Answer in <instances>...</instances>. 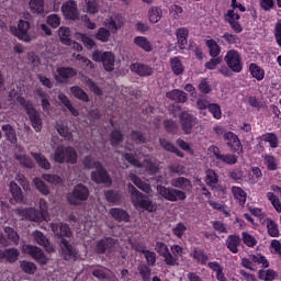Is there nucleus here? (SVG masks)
Returning <instances> with one entry per match:
<instances>
[{"label":"nucleus","instance_id":"4c0bfd02","mask_svg":"<svg viewBox=\"0 0 281 281\" xmlns=\"http://www.w3.org/2000/svg\"><path fill=\"white\" fill-rule=\"evenodd\" d=\"M58 36H59L60 43H63L64 45L71 44V30H69V27L61 26L58 30Z\"/></svg>","mask_w":281,"mask_h":281},{"label":"nucleus","instance_id":"a18cd8bd","mask_svg":"<svg viewBox=\"0 0 281 281\" xmlns=\"http://www.w3.org/2000/svg\"><path fill=\"white\" fill-rule=\"evenodd\" d=\"M75 37L77 41H81L88 49H91L92 47H95V41L91 38V36L83 34V33H76Z\"/></svg>","mask_w":281,"mask_h":281},{"label":"nucleus","instance_id":"7ed1b4c3","mask_svg":"<svg viewBox=\"0 0 281 281\" xmlns=\"http://www.w3.org/2000/svg\"><path fill=\"white\" fill-rule=\"evenodd\" d=\"M83 166L88 170H93L91 173V179L94 181V183H108L111 184V177H109V173H106V170H104V167H102V164L100 161L95 160V158L91 156H87L83 160Z\"/></svg>","mask_w":281,"mask_h":281},{"label":"nucleus","instance_id":"338daca9","mask_svg":"<svg viewBox=\"0 0 281 281\" xmlns=\"http://www.w3.org/2000/svg\"><path fill=\"white\" fill-rule=\"evenodd\" d=\"M20 267L22 271H24V273H27L29 276L36 273V266L33 262L22 261L20 263Z\"/></svg>","mask_w":281,"mask_h":281},{"label":"nucleus","instance_id":"f704fd0d","mask_svg":"<svg viewBox=\"0 0 281 281\" xmlns=\"http://www.w3.org/2000/svg\"><path fill=\"white\" fill-rule=\"evenodd\" d=\"M207 267L212 269L216 273V280L218 281H227V277H225V272H223V266L217 261L209 262Z\"/></svg>","mask_w":281,"mask_h":281},{"label":"nucleus","instance_id":"052dcab7","mask_svg":"<svg viewBox=\"0 0 281 281\" xmlns=\"http://www.w3.org/2000/svg\"><path fill=\"white\" fill-rule=\"evenodd\" d=\"M160 145L165 150H169V153H175L178 157H183V153L179 150L175 145H172L170 142L166 139H160Z\"/></svg>","mask_w":281,"mask_h":281},{"label":"nucleus","instance_id":"1a4fd4ad","mask_svg":"<svg viewBox=\"0 0 281 281\" xmlns=\"http://www.w3.org/2000/svg\"><path fill=\"white\" fill-rule=\"evenodd\" d=\"M92 60H94V63H102L105 71H113V69H115V55L111 52L97 49L92 53Z\"/></svg>","mask_w":281,"mask_h":281},{"label":"nucleus","instance_id":"4be33fe9","mask_svg":"<svg viewBox=\"0 0 281 281\" xmlns=\"http://www.w3.org/2000/svg\"><path fill=\"white\" fill-rule=\"evenodd\" d=\"M50 229L55 234V236H59V238H69L71 237V229L69 225L60 223L58 226L57 224L52 223Z\"/></svg>","mask_w":281,"mask_h":281},{"label":"nucleus","instance_id":"6ab92c4d","mask_svg":"<svg viewBox=\"0 0 281 281\" xmlns=\"http://www.w3.org/2000/svg\"><path fill=\"white\" fill-rule=\"evenodd\" d=\"M171 252L169 251V255L166 259V265L169 267H175L179 265V258L183 256V247L179 245H172L170 246Z\"/></svg>","mask_w":281,"mask_h":281},{"label":"nucleus","instance_id":"ea45409f","mask_svg":"<svg viewBox=\"0 0 281 281\" xmlns=\"http://www.w3.org/2000/svg\"><path fill=\"white\" fill-rule=\"evenodd\" d=\"M2 133L7 137L9 142H11L13 145L16 144V132L10 124H4L1 127Z\"/></svg>","mask_w":281,"mask_h":281},{"label":"nucleus","instance_id":"13d9d810","mask_svg":"<svg viewBox=\"0 0 281 281\" xmlns=\"http://www.w3.org/2000/svg\"><path fill=\"white\" fill-rule=\"evenodd\" d=\"M205 43L210 49V55L213 58H216V56H218V54H221V46H218V44L214 40H207Z\"/></svg>","mask_w":281,"mask_h":281},{"label":"nucleus","instance_id":"de8ad7c7","mask_svg":"<svg viewBox=\"0 0 281 281\" xmlns=\"http://www.w3.org/2000/svg\"><path fill=\"white\" fill-rule=\"evenodd\" d=\"M167 98H169V100H173L175 102H186L188 100L186 92L181 90H172L168 92Z\"/></svg>","mask_w":281,"mask_h":281},{"label":"nucleus","instance_id":"b1692460","mask_svg":"<svg viewBox=\"0 0 281 281\" xmlns=\"http://www.w3.org/2000/svg\"><path fill=\"white\" fill-rule=\"evenodd\" d=\"M131 71H133L137 76H153V68L139 63L132 64Z\"/></svg>","mask_w":281,"mask_h":281},{"label":"nucleus","instance_id":"0e129e2a","mask_svg":"<svg viewBox=\"0 0 281 281\" xmlns=\"http://www.w3.org/2000/svg\"><path fill=\"white\" fill-rule=\"evenodd\" d=\"M267 199H268V201H270V203H272L274 210L280 214V212H281V202H280V199L278 196H276V193L268 192L267 193Z\"/></svg>","mask_w":281,"mask_h":281},{"label":"nucleus","instance_id":"5701e85b","mask_svg":"<svg viewBox=\"0 0 281 281\" xmlns=\"http://www.w3.org/2000/svg\"><path fill=\"white\" fill-rule=\"evenodd\" d=\"M15 159L19 161V164H21V166H23L24 168H34V161L32 159H30L26 155H25V150H23L22 147H16L15 148Z\"/></svg>","mask_w":281,"mask_h":281},{"label":"nucleus","instance_id":"72a5a7b5","mask_svg":"<svg viewBox=\"0 0 281 281\" xmlns=\"http://www.w3.org/2000/svg\"><path fill=\"white\" fill-rule=\"evenodd\" d=\"M134 45L143 49V52H153V44L144 36H136L134 38Z\"/></svg>","mask_w":281,"mask_h":281},{"label":"nucleus","instance_id":"cd10ccee","mask_svg":"<svg viewBox=\"0 0 281 281\" xmlns=\"http://www.w3.org/2000/svg\"><path fill=\"white\" fill-rule=\"evenodd\" d=\"M35 243H37V245H41L42 247H45L46 251H54V247L49 246V240H47V237H45V235L43 233H41L40 231H35L32 234Z\"/></svg>","mask_w":281,"mask_h":281},{"label":"nucleus","instance_id":"bb28decb","mask_svg":"<svg viewBox=\"0 0 281 281\" xmlns=\"http://www.w3.org/2000/svg\"><path fill=\"white\" fill-rule=\"evenodd\" d=\"M132 249H135V251H140L142 254H144V257L146 258L148 265H155V262H157V255L154 251L144 249L143 245L132 244Z\"/></svg>","mask_w":281,"mask_h":281},{"label":"nucleus","instance_id":"f257e3e1","mask_svg":"<svg viewBox=\"0 0 281 281\" xmlns=\"http://www.w3.org/2000/svg\"><path fill=\"white\" fill-rule=\"evenodd\" d=\"M22 95L23 93L19 94L16 90H11L9 92V100L5 103H0V109H14L15 102H19L21 106L25 108L34 131H36V133H41L43 130V120H41L38 112H36L32 103L25 101Z\"/></svg>","mask_w":281,"mask_h":281},{"label":"nucleus","instance_id":"7c9ffc66","mask_svg":"<svg viewBox=\"0 0 281 281\" xmlns=\"http://www.w3.org/2000/svg\"><path fill=\"white\" fill-rule=\"evenodd\" d=\"M29 8L32 14L45 13V0H30Z\"/></svg>","mask_w":281,"mask_h":281},{"label":"nucleus","instance_id":"0eeeda50","mask_svg":"<svg viewBox=\"0 0 281 281\" xmlns=\"http://www.w3.org/2000/svg\"><path fill=\"white\" fill-rule=\"evenodd\" d=\"M78 155L74 147L58 146L54 153V160L57 164H76Z\"/></svg>","mask_w":281,"mask_h":281},{"label":"nucleus","instance_id":"5fc2aeb1","mask_svg":"<svg viewBox=\"0 0 281 281\" xmlns=\"http://www.w3.org/2000/svg\"><path fill=\"white\" fill-rule=\"evenodd\" d=\"M218 161L223 164H227L228 166H234V164H238V157L234 154H220Z\"/></svg>","mask_w":281,"mask_h":281},{"label":"nucleus","instance_id":"37998d69","mask_svg":"<svg viewBox=\"0 0 281 281\" xmlns=\"http://www.w3.org/2000/svg\"><path fill=\"white\" fill-rule=\"evenodd\" d=\"M258 278L259 280H263V281H273L278 278V272H276L272 269H268V270H259L258 271Z\"/></svg>","mask_w":281,"mask_h":281},{"label":"nucleus","instance_id":"9d476101","mask_svg":"<svg viewBox=\"0 0 281 281\" xmlns=\"http://www.w3.org/2000/svg\"><path fill=\"white\" fill-rule=\"evenodd\" d=\"M157 192L159 196H162V199H166V201H171L172 203L177 201H186V192L179 191L173 188H166L164 186L157 187Z\"/></svg>","mask_w":281,"mask_h":281},{"label":"nucleus","instance_id":"680f3d73","mask_svg":"<svg viewBox=\"0 0 281 281\" xmlns=\"http://www.w3.org/2000/svg\"><path fill=\"white\" fill-rule=\"evenodd\" d=\"M155 250L157 251V254H159V256H162V258L165 260V263H166V260H167L168 255L170 252V250L168 249V245H166L161 241H157Z\"/></svg>","mask_w":281,"mask_h":281},{"label":"nucleus","instance_id":"c756f323","mask_svg":"<svg viewBox=\"0 0 281 281\" xmlns=\"http://www.w3.org/2000/svg\"><path fill=\"white\" fill-rule=\"evenodd\" d=\"M147 16L149 23H159L164 16V10L160 7H150Z\"/></svg>","mask_w":281,"mask_h":281},{"label":"nucleus","instance_id":"393cba45","mask_svg":"<svg viewBox=\"0 0 281 281\" xmlns=\"http://www.w3.org/2000/svg\"><path fill=\"white\" fill-rule=\"evenodd\" d=\"M76 70H74L72 68L59 67L57 68V74H55V80L57 82H63L64 80L74 78Z\"/></svg>","mask_w":281,"mask_h":281},{"label":"nucleus","instance_id":"774afa93","mask_svg":"<svg viewBox=\"0 0 281 281\" xmlns=\"http://www.w3.org/2000/svg\"><path fill=\"white\" fill-rule=\"evenodd\" d=\"M86 12L88 14H98V1L97 0H85Z\"/></svg>","mask_w":281,"mask_h":281},{"label":"nucleus","instance_id":"09e8293b","mask_svg":"<svg viewBox=\"0 0 281 281\" xmlns=\"http://www.w3.org/2000/svg\"><path fill=\"white\" fill-rule=\"evenodd\" d=\"M249 69L252 78H256L258 81L265 80V69H262L260 66L250 64Z\"/></svg>","mask_w":281,"mask_h":281},{"label":"nucleus","instance_id":"2f4dec72","mask_svg":"<svg viewBox=\"0 0 281 281\" xmlns=\"http://www.w3.org/2000/svg\"><path fill=\"white\" fill-rule=\"evenodd\" d=\"M113 247H115V239L105 238L97 243L95 251L98 254H104L105 249H111Z\"/></svg>","mask_w":281,"mask_h":281},{"label":"nucleus","instance_id":"69168bd1","mask_svg":"<svg viewBox=\"0 0 281 281\" xmlns=\"http://www.w3.org/2000/svg\"><path fill=\"white\" fill-rule=\"evenodd\" d=\"M243 243L246 244L247 247H254L255 245H258V240L254 235L244 232L241 233Z\"/></svg>","mask_w":281,"mask_h":281},{"label":"nucleus","instance_id":"58836bf2","mask_svg":"<svg viewBox=\"0 0 281 281\" xmlns=\"http://www.w3.org/2000/svg\"><path fill=\"white\" fill-rule=\"evenodd\" d=\"M232 193L234 199L238 201L240 205H245L247 202V192H245V190H243L240 187H233Z\"/></svg>","mask_w":281,"mask_h":281},{"label":"nucleus","instance_id":"79ce46f5","mask_svg":"<svg viewBox=\"0 0 281 281\" xmlns=\"http://www.w3.org/2000/svg\"><path fill=\"white\" fill-rule=\"evenodd\" d=\"M170 67L176 76H181V74L184 71L183 63H181L179 57L170 58Z\"/></svg>","mask_w":281,"mask_h":281},{"label":"nucleus","instance_id":"4468645a","mask_svg":"<svg viewBox=\"0 0 281 281\" xmlns=\"http://www.w3.org/2000/svg\"><path fill=\"white\" fill-rule=\"evenodd\" d=\"M22 251L23 254L32 256V258L40 262V265H47V257H45V254L41 248L33 245H23Z\"/></svg>","mask_w":281,"mask_h":281},{"label":"nucleus","instance_id":"a878e982","mask_svg":"<svg viewBox=\"0 0 281 281\" xmlns=\"http://www.w3.org/2000/svg\"><path fill=\"white\" fill-rule=\"evenodd\" d=\"M189 34H190V31H188L187 27H180L176 31L178 47H180V49H186L188 45Z\"/></svg>","mask_w":281,"mask_h":281},{"label":"nucleus","instance_id":"8fccbe9b","mask_svg":"<svg viewBox=\"0 0 281 281\" xmlns=\"http://www.w3.org/2000/svg\"><path fill=\"white\" fill-rule=\"evenodd\" d=\"M171 186L173 188H180L181 190H190V188H192V184H190V180L186 178H176L171 180Z\"/></svg>","mask_w":281,"mask_h":281},{"label":"nucleus","instance_id":"412c9836","mask_svg":"<svg viewBox=\"0 0 281 281\" xmlns=\"http://www.w3.org/2000/svg\"><path fill=\"white\" fill-rule=\"evenodd\" d=\"M224 140L226 142L227 146L235 150V153H243V146L240 145V139L236 134L228 132L224 134Z\"/></svg>","mask_w":281,"mask_h":281},{"label":"nucleus","instance_id":"423d86ee","mask_svg":"<svg viewBox=\"0 0 281 281\" xmlns=\"http://www.w3.org/2000/svg\"><path fill=\"white\" fill-rule=\"evenodd\" d=\"M31 24L29 21L20 20L18 23V29L15 26H10V32L20 41H24V43H30L34 41L35 36L34 33L30 32Z\"/></svg>","mask_w":281,"mask_h":281},{"label":"nucleus","instance_id":"f03ea898","mask_svg":"<svg viewBox=\"0 0 281 281\" xmlns=\"http://www.w3.org/2000/svg\"><path fill=\"white\" fill-rule=\"evenodd\" d=\"M123 159L128 161V164H132V166H136V168H137L134 172L130 173V179L132 180L134 186L136 188H138L139 190H142L143 192H146L147 194H149L150 184L142 181V179L139 177H137V175H142V170L139 168H146V170H148L151 175H156V172H158V170H159V168H157V165H155L153 161H148V160H145L142 164V160H137V158H135V156H133L128 153H123Z\"/></svg>","mask_w":281,"mask_h":281},{"label":"nucleus","instance_id":"e2e57ef3","mask_svg":"<svg viewBox=\"0 0 281 281\" xmlns=\"http://www.w3.org/2000/svg\"><path fill=\"white\" fill-rule=\"evenodd\" d=\"M205 181L207 186H211V188H214V186L218 183V175H216V171L207 170Z\"/></svg>","mask_w":281,"mask_h":281},{"label":"nucleus","instance_id":"aec40b11","mask_svg":"<svg viewBox=\"0 0 281 281\" xmlns=\"http://www.w3.org/2000/svg\"><path fill=\"white\" fill-rule=\"evenodd\" d=\"M180 124L186 135H190V133H192V127L196 124V117L190 113L183 112L180 115Z\"/></svg>","mask_w":281,"mask_h":281},{"label":"nucleus","instance_id":"864d4df0","mask_svg":"<svg viewBox=\"0 0 281 281\" xmlns=\"http://www.w3.org/2000/svg\"><path fill=\"white\" fill-rule=\"evenodd\" d=\"M36 93H37L38 98H41V100H42L43 111H45L46 113H49V109H50L49 95L41 89H37Z\"/></svg>","mask_w":281,"mask_h":281},{"label":"nucleus","instance_id":"6e6d98bb","mask_svg":"<svg viewBox=\"0 0 281 281\" xmlns=\"http://www.w3.org/2000/svg\"><path fill=\"white\" fill-rule=\"evenodd\" d=\"M261 142H267L271 148H278V144H279V140H278V136L273 133H267V134H263L261 137H260Z\"/></svg>","mask_w":281,"mask_h":281},{"label":"nucleus","instance_id":"f3484780","mask_svg":"<svg viewBox=\"0 0 281 281\" xmlns=\"http://www.w3.org/2000/svg\"><path fill=\"white\" fill-rule=\"evenodd\" d=\"M225 21L226 23H229L232 30H234L236 34H240V32H243V26L238 22L240 21V15L235 10L227 11L225 14Z\"/></svg>","mask_w":281,"mask_h":281},{"label":"nucleus","instance_id":"39448f33","mask_svg":"<svg viewBox=\"0 0 281 281\" xmlns=\"http://www.w3.org/2000/svg\"><path fill=\"white\" fill-rule=\"evenodd\" d=\"M40 210L34 207L18 210V214L21 218H27V221H33V223H43V221H47V201L40 200Z\"/></svg>","mask_w":281,"mask_h":281},{"label":"nucleus","instance_id":"c03bdc74","mask_svg":"<svg viewBox=\"0 0 281 281\" xmlns=\"http://www.w3.org/2000/svg\"><path fill=\"white\" fill-rule=\"evenodd\" d=\"M169 16L173 21H179V19H183V8L178 4H172L169 7Z\"/></svg>","mask_w":281,"mask_h":281},{"label":"nucleus","instance_id":"3c124183","mask_svg":"<svg viewBox=\"0 0 281 281\" xmlns=\"http://www.w3.org/2000/svg\"><path fill=\"white\" fill-rule=\"evenodd\" d=\"M70 93H71V95L77 98V100H81L82 102L89 101V95H87V92L85 90H82L80 87H76V86L71 87Z\"/></svg>","mask_w":281,"mask_h":281},{"label":"nucleus","instance_id":"f8f14e48","mask_svg":"<svg viewBox=\"0 0 281 281\" xmlns=\"http://www.w3.org/2000/svg\"><path fill=\"white\" fill-rule=\"evenodd\" d=\"M225 63L232 69V71H235V74H240L243 71V59L240 58V54L236 50H228L225 56Z\"/></svg>","mask_w":281,"mask_h":281},{"label":"nucleus","instance_id":"4d7b16f0","mask_svg":"<svg viewBox=\"0 0 281 281\" xmlns=\"http://www.w3.org/2000/svg\"><path fill=\"white\" fill-rule=\"evenodd\" d=\"M97 41H101V43H109V38H111V31L106 27H100L95 34Z\"/></svg>","mask_w":281,"mask_h":281},{"label":"nucleus","instance_id":"ddd939ff","mask_svg":"<svg viewBox=\"0 0 281 281\" xmlns=\"http://www.w3.org/2000/svg\"><path fill=\"white\" fill-rule=\"evenodd\" d=\"M63 16L69 21H76L80 13H78V3L75 0H67L61 4Z\"/></svg>","mask_w":281,"mask_h":281},{"label":"nucleus","instance_id":"a19ab883","mask_svg":"<svg viewBox=\"0 0 281 281\" xmlns=\"http://www.w3.org/2000/svg\"><path fill=\"white\" fill-rule=\"evenodd\" d=\"M110 215L115 221H119V222L124 221L125 223L128 222V213H126V211H124L122 209H117V207L111 209Z\"/></svg>","mask_w":281,"mask_h":281},{"label":"nucleus","instance_id":"20e7f679","mask_svg":"<svg viewBox=\"0 0 281 281\" xmlns=\"http://www.w3.org/2000/svg\"><path fill=\"white\" fill-rule=\"evenodd\" d=\"M132 203L136 210H146V212H157V203L143 195L133 184H128Z\"/></svg>","mask_w":281,"mask_h":281},{"label":"nucleus","instance_id":"dca6fc26","mask_svg":"<svg viewBox=\"0 0 281 281\" xmlns=\"http://www.w3.org/2000/svg\"><path fill=\"white\" fill-rule=\"evenodd\" d=\"M19 245V233L10 227L4 228L3 233H0V245Z\"/></svg>","mask_w":281,"mask_h":281},{"label":"nucleus","instance_id":"c85d7f7f","mask_svg":"<svg viewBox=\"0 0 281 281\" xmlns=\"http://www.w3.org/2000/svg\"><path fill=\"white\" fill-rule=\"evenodd\" d=\"M19 249L16 248H9L3 250H0V260H3L5 258L7 262H16L19 260Z\"/></svg>","mask_w":281,"mask_h":281},{"label":"nucleus","instance_id":"2eb2a0df","mask_svg":"<svg viewBox=\"0 0 281 281\" xmlns=\"http://www.w3.org/2000/svg\"><path fill=\"white\" fill-rule=\"evenodd\" d=\"M103 25L108 27L109 32L112 34H117V31L122 30V25H124V18L119 14H113L103 21Z\"/></svg>","mask_w":281,"mask_h":281},{"label":"nucleus","instance_id":"6e6552de","mask_svg":"<svg viewBox=\"0 0 281 281\" xmlns=\"http://www.w3.org/2000/svg\"><path fill=\"white\" fill-rule=\"evenodd\" d=\"M241 266L245 267V269H249L250 271H256V267L268 269L269 259H267L265 255L257 252L249 255L248 258H243Z\"/></svg>","mask_w":281,"mask_h":281},{"label":"nucleus","instance_id":"a211bd4d","mask_svg":"<svg viewBox=\"0 0 281 281\" xmlns=\"http://www.w3.org/2000/svg\"><path fill=\"white\" fill-rule=\"evenodd\" d=\"M61 254L65 260L82 259L80 254H78L74 246L69 245V241H67L65 238L61 239Z\"/></svg>","mask_w":281,"mask_h":281},{"label":"nucleus","instance_id":"473e14b6","mask_svg":"<svg viewBox=\"0 0 281 281\" xmlns=\"http://www.w3.org/2000/svg\"><path fill=\"white\" fill-rule=\"evenodd\" d=\"M240 246V237L238 235H231L226 239V247L232 254H238V247Z\"/></svg>","mask_w":281,"mask_h":281},{"label":"nucleus","instance_id":"603ef678","mask_svg":"<svg viewBox=\"0 0 281 281\" xmlns=\"http://www.w3.org/2000/svg\"><path fill=\"white\" fill-rule=\"evenodd\" d=\"M33 184L35 186V189L38 190L44 196L49 194V187H47L45 181H43L41 178H34Z\"/></svg>","mask_w":281,"mask_h":281},{"label":"nucleus","instance_id":"e433bc0d","mask_svg":"<svg viewBox=\"0 0 281 281\" xmlns=\"http://www.w3.org/2000/svg\"><path fill=\"white\" fill-rule=\"evenodd\" d=\"M31 155L33 159H35L40 168H43L44 170H49V168H52V164H49V160H47V158L43 154L31 153Z\"/></svg>","mask_w":281,"mask_h":281},{"label":"nucleus","instance_id":"9b49d317","mask_svg":"<svg viewBox=\"0 0 281 281\" xmlns=\"http://www.w3.org/2000/svg\"><path fill=\"white\" fill-rule=\"evenodd\" d=\"M89 199V189L83 184H77L74 188L72 193L68 196L69 203L71 205H80L82 201H87Z\"/></svg>","mask_w":281,"mask_h":281},{"label":"nucleus","instance_id":"bf43d9fd","mask_svg":"<svg viewBox=\"0 0 281 281\" xmlns=\"http://www.w3.org/2000/svg\"><path fill=\"white\" fill-rule=\"evenodd\" d=\"M267 228H268V234L272 238H276L280 236V231L278 229V224L273 220H267Z\"/></svg>","mask_w":281,"mask_h":281},{"label":"nucleus","instance_id":"c9c22d12","mask_svg":"<svg viewBox=\"0 0 281 281\" xmlns=\"http://www.w3.org/2000/svg\"><path fill=\"white\" fill-rule=\"evenodd\" d=\"M9 188L13 201H15V203H21V201H23V192L21 191V187H19L16 182H11L9 184Z\"/></svg>","mask_w":281,"mask_h":281},{"label":"nucleus","instance_id":"49530a36","mask_svg":"<svg viewBox=\"0 0 281 281\" xmlns=\"http://www.w3.org/2000/svg\"><path fill=\"white\" fill-rule=\"evenodd\" d=\"M58 99L66 106V109H68V111H70L71 115H74L75 117H78L80 115L78 110H76V108H74V105H71V101H69V98H67V95H65L64 93H60L58 95Z\"/></svg>","mask_w":281,"mask_h":281}]
</instances>
